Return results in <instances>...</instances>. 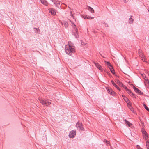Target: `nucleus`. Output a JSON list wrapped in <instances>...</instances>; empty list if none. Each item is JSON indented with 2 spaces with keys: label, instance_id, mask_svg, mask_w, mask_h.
Wrapping results in <instances>:
<instances>
[{
  "label": "nucleus",
  "instance_id": "f257e3e1",
  "mask_svg": "<svg viewBox=\"0 0 149 149\" xmlns=\"http://www.w3.org/2000/svg\"><path fill=\"white\" fill-rule=\"evenodd\" d=\"M65 50L68 54L71 55L72 53L75 52V47L74 46L69 44L65 45Z\"/></svg>",
  "mask_w": 149,
  "mask_h": 149
},
{
  "label": "nucleus",
  "instance_id": "f03ea898",
  "mask_svg": "<svg viewBox=\"0 0 149 149\" xmlns=\"http://www.w3.org/2000/svg\"><path fill=\"white\" fill-rule=\"evenodd\" d=\"M38 100L40 103H42V105H45L47 106H49L51 104V103L49 101V100H44L40 98H38Z\"/></svg>",
  "mask_w": 149,
  "mask_h": 149
},
{
  "label": "nucleus",
  "instance_id": "7ed1b4c3",
  "mask_svg": "<svg viewBox=\"0 0 149 149\" xmlns=\"http://www.w3.org/2000/svg\"><path fill=\"white\" fill-rule=\"evenodd\" d=\"M72 26L73 27H74V28L73 30V34H74L76 38H77L78 34V29L77 28H75L76 25L74 24H72Z\"/></svg>",
  "mask_w": 149,
  "mask_h": 149
},
{
  "label": "nucleus",
  "instance_id": "20e7f679",
  "mask_svg": "<svg viewBox=\"0 0 149 149\" xmlns=\"http://www.w3.org/2000/svg\"><path fill=\"white\" fill-rule=\"evenodd\" d=\"M49 12L51 14L54 16L56 15V13L57 12L56 10L54 8H49L48 9Z\"/></svg>",
  "mask_w": 149,
  "mask_h": 149
},
{
  "label": "nucleus",
  "instance_id": "39448f33",
  "mask_svg": "<svg viewBox=\"0 0 149 149\" xmlns=\"http://www.w3.org/2000/svg\"><path fill=\"white\" fill-rule=\"evenodd\" d=\"M76 127L77 128L79 129V130H83L84 128L82 126V124L80 123H77L76 125Z\"/></svg>",
  "mask_w": 149,
  "mask_h": 149
},
{
  "label": "nucleus",
  "instance_id": "423d86ee",
  "mask_svg": "<svg viewBox=\"0 0 149 149\" xmlns=\"http://www.w3.org/2000/svg\"><path fill=\"white\" fill-rule=\"evenodd\" d=\"M133 88L134 89V90L136 92L138 93L139 94H140L141 95H143V93L141 92L139 90L138 88L135 87L134 86Z\"/></svg>",
  "mask_w": 149,
  "mask_h": 149
},
{
  "label": "nucleus",
  "instance_id": "0eeeda50",
  "mask_svg": "<svg viewBox=\"0 0 149 149\" xmlns=\"http://www.w3.org/2000/svg\"><path fill=\"white\" fill-rule=\"evenodd\" d=\"M107 91L109 93L113 95H114L116 94V93L113 91L111 89L108 88H107Z\"/></svg>",
  "mask_w": 149,
  "mask_h": 149
},
{
  "label": "nucleus",
  "instance_id": "6e6552de",
  "mask_svg": "<svg viewBox=\"0 0 149 149\" xmlns=\"http://www.w3.org/2000/svg\"><path fill=\"white\" fill-rule=\"evenodd\" d=\"M76 135V132L72 130L70 132L69 136L70 138L74 137Z\"/></svg>",
  "mask_w": 149,
  "mask_h": 149
},
{
  "label": "nucleus",
  "instance_id": "1a4fd4ad",
  "mask_svg": "<svg viewBox=\"0 0 149 149\" xmlns=\"http://www.w3.org/2000/svg\"><path fill=\"white\" fill-rule=\"evenodd\" d=\"M55 4L56 6L59 7L60 4V1H56V0H51Z\"/></svg>",
  "mask_w": 149,
  "mask_h": 149
},
{
  "label": "nucleus",
  "instance_id": "9d476101",
  "mask_svg": "<svg viewBox=\"0 0 149 149\" xmlns=\"http://www.w3.org/2000/svg\"><path fill=\"white\" fill-rule=\"evenodd\" d=\"M95 65L100 70L102 71L103 69L102 67L97 63H94Z\"/></svg>",
  "mask_w": 149,
  "mask_h": 149
},
{
  "label": "nucleus",
  "instance_id": "9b49d317",
  "mask_svg": "<svg viewBox=\"0 0 149 149\" xmlns=\"http://www.w3.org/2000/svg\"><path fill=\"white\" fill-rule=\"evenodd\" d=\"M111 83L113 86H115L118 90L120 91V88L114 82L113 80L111 81Z\"/></svg>",
  "mask_w": 149,
  "mask_h": 149
},
{
  "label": "nucleus",
  "instance_id": "f8f14e48",
  "mask_svg": "<svg viewBox=\"0 0 149 149\" xmlns=\"http://www.w3.org/2000/svg\"><path fill=\"white\" fill-rule=\"evenodd\" d=\"M116 82L120 86H123V84L121 82H120V81L119 80H116Z\"/></svg>",
  "mask_w": 149,
  "mask_h": 149
},
{
  "label": "nucleus",
  "instance_id": "ddd939ff",
  "mask_svg": "<svg viewBox=\"0 0 149 149\" xmlns=\"http://www.w3.org/2000/svg\"><path fill=\"white\" fill-rule=\"evenodd\" d=\"M127 105L128 107L129 108V109L132 111L133 113H134V109L131 106V105L129 103H127Z\"/></svg>",
  "mask_w": 149,
  "mask_h": 149
},
{
  "label": "nucleus",
  "instance_id": "4468645a",
  "mask_svg": "<svg viewBox=\"0 0 149 149\" xmlns=\"http://www.w3.org/2000/svg\"><path fill=\"white\" fill-rule=\"evenodd\" d=\"M88 10L90 11L91 13H94V10L92 8L89 6H88Z\"/></svg>",
  "mask_w": 149,
  "mask_h": 149
},
{
  "label": "nucleus",
  "instance_id": "2eb2a0df",
  "mask_svg": "<svg viewBox=\"0 0 149 149\" xmlns=\"http://www.w3.org/2000/svg\"><path fill=\"white\" fill-rule=\"evenodd\" d=\"M42 3L43 4L47 6L48 5V3L47 1L45 0H40Z\"/></svg>",
  "mask_w": 149,
  "mask_h": 149
},
{
  "label": "nucleus",
  "instance_id": "dca6fc26",
  "mask_svg": "<svg viewBox=\"0 0 149 149\" xmlns=\"http://www.w3.org/2000/svg\"><path fill=\"white\" fill-rule=\"evenodd\" d=\"M138 53L139 55L142 58L143 56V53L142 52L141 50H140V49L139 50H138Z\"/></svg>",
  "mask_w": 149,
  "mask_h": 149
},
{
  "label": "nucleus",
  "instance_id": "f3484780",
  "mask_svg": "<svg viewBox=\"0 0 149 149\" xmlns=\"http://www.w3.org/2000/svg\"><path fill=\"white\" fill-rule=\"evenodd\" d=\"M109 69H110V71H111V72L113 74H115V71L114 70V69L113 68L112 66H111V67H109Z\"/></svg>",
  "mask_w": 149,
  "mask_h": 149
},
{
  "label": "nucleus",
  "instance_id": "a211bd4d",
  "mask_svg": "<svg viewBox=\"0 0 149 149\" xmlns=\"http://www.w3.org/2000/svg\"><path fill=\"white\" fill-rule=\"evenodd\" d=\"M143 106L145 108L147 111H149V108H148V107H147L146 105L144 103H143Z\"/></svg>",
  "mask_w": 149,
  "mask_h": 149
},
{
  "label": "nucleus",
  "instance_id": "6ab92c4d",
  "mask_svg": "<svg viewBox=\"0 0 149 149\" xmlns=\"http://www.w3.org/2000/svg\"><path fill=\"white\" fill-rule=\"evenodd\" d=\"M146 145L147 149H149V141H147L146 142Z\"/></svg>",
  "mask_w": 149,
  "mask_h": 149
},
{
  "label": "nucleus",
  "instance_id": "aec40b11",
  "mask_svg": "<svg viewBox=\"0 0 149 149\" xmlns=\"http://www.w3.org/2000/svg\"><path fill=\"white\" fill-rule=\"evenodd\" d=\"M125 121L126 122V123L128 125L129 127H130L132 125V124L130 123L129 121L126 120L125 119Z\"/></svg>",
  "mask_w": 149,
  "mask_h": 149
},
{
  "label": "nucleus",
  "instance_id": "412c9836",
  "mask_svg": "<svg viewBox=\"0 0 149 149\" xmlns=\"http://www.w3.org/2000/svg\"><path fill=\"white\" fill-rule=\"evenodd\" d=\"M134 21V19L133 18H130L129 19V23L130 24H132Z\"/></svg>",
  "mask_w": 149,
  "mask_h": 149
},
{
  "label": "nucleus",
  "instance_id": "4be33fe9",
  "mask_svg": "<svg viewBox=\"0 0 149 149\" xmlns=\"http://www.w3.org/2000/svg\"><path fill=\"white\" fill-rule=\"evenodd\" d=\"M124 100L127 103H129L130 102V101H129V99L127 97H125L124 98Z\"/></svg>",
  "mask_w": 149,
  "mask_h": 149
},
{
  "label": "nucleus",
  "instance_id": "5701e85b",
  "mask_svg": "<svg viewBox=\"0 0 149 149\" xmlns=\"http://www.w3.org/2000/svg\"><path fill=\"white\" fill-rule=\"evenodd\" d=\"M105 63L107 65L109 66H110V67H111L112 66L111 64L109 62H109L105 61Z\"/></svg>",
  "mask_w": 149,
  "mask_h": 149
},
{
  "label": "nucleus",
  "instance_id": "b1692460",
  "mask_svg": "<svg viewBox=\"0 0 149 149\" xmlns=\"http://www.w3.org/2000/svg\"><path fill=\"white\" fill-rule=\"evenodd\" d=\"M34 29H36V33H40V31L38 28H34Z\"/></svg>",
  "mask_w": 149,
  "mask_h": 149
},
{
  "label": "nucleus",
  "instance_id": "393cba45",
  "mask_svg": "<svg viewBox=\"0 0 149 149\" xmlns=\"http://www.w3.org/2000/svg\"><path fill=\"white\" fill-rule=\"evenodd\" d=\"M143 136L144 138L146 140L148 138V136L147 134H146L145 135H143Z\"/></svg>",
  "mask_w": 149,
  "mask_h": 149
},
{
  "label": "nucleus",
  "instance_id": "a878e982",
  "mask_svg": "<svg viewBox=\"0 0 149 149\" xmlns=\"http://www.w3.org/2000/svg\"><path fill=\"white\" fill-rule=\"evenodd\" d=\"M142 132L143 133V136L145 135L146 134H147L146 132L144 130H142Z\"/></svg>",
  "mask_w": 149,
  "mask_h": 149
},
{
  "label": "nucleus",
  "instance_id": "bb28decb",
  "mask_svg": "<svg viewBox=\"0 0 149 149\" xmlns=\"http://www.w3.org/2000/svg\"><path fill=\"white\" fill-rule=\"evenodd\" d=\"M103 141L104 142H105L107 144H109L110 143V142L109 141L107 140L106 139H104Z\"/></svg>",
  "mask_w": 149,
  "mask_h": 149
},
{
  "label": "nucleus",
  "instance_id": "cd10ccee",
  "mask_svg": "<svg viewBox=\"0 0 149 149\" xmlns=\"http://www.w3.org/2000/svg\"><path fill=\"white\" fill-rule=\"evenodd\" d=\"M127 91V93L129 94H130V93H131L132 91L130 90L129 89H128V90Z\"/></svg>",
  "mask_w": 149,
  "mask_h": 149
},
{
  "label": "nucleus",
  "instance_id": "c85d7f7f",
  "mask_svg": "<svg viewBox=\"0 0 149 149\" xmlns=\"http://www.w3.org/2000/svg\"><path fill=\"white\" fill-rule=\"evenodd\" d=\"M94 18L93 17H90L89 16H88V17H87V19H92Z\"/></svg>",
  "mask_w": 149,
  "mask_h": 149
},
{
  "label": "nucleus",
  "instance_id": "c756f323",
  "mask_svg": "<svg viewBox=\"0 0 149 149\" xmlns=\"http://www.w3.org/2000/svg\"><path fill=\"white\" fill-rule=\"evenodd\" d=\"M64 26L65 27H67L68 26V24L67 22H65L64 24Z\"/></svg>",
  "mask_w": 149,
  "mask_h": 149
},
{
  "label": "nucleus",
  "instance_id": "7c9ffc66",
  "mask_svg": "<svg viewBox=\"0 0 149 149\" xmlns=\"http://www.w3.org/2000/svg\"><path fill=\"white\" fill-rule=\"evenodd\" d=\"M123 87V88L125 89V90L127 91V90H128V89L126 87V86H124V85H123V86H122Z\"/></svg>",
  "mask_w": 149,
  "mask_h": 149
},
{
  "label": "nucleus",
  "instance_id": "2f4dec72",
  "mask_svg": "<svg viewBox=\"0 0 149 149\" xmlns=\"http://www.w3.org/2000/svg\"><path fill=\"white\" fill-rule=\"evenodd\" d=\"M88 16L87 15H84L83 16V17L84 19H87V17H88Z\"/></svg>",
  "mask_w": 149,
  "mask_h": 149
},
{
  "label": "nucleus",
  "instance_id": "473e14b6",
  "mask_svg": "<svg viewBox=\"0 0 149 149\" xmlns=\"http://www.w3.org/2000/svg\"><path fill=\"white\" fill-rule=\"evenodd\" d=\"M130 95H132L133 96H134L135 95L132 92H131V93H130Z\"/></svg>",
  "mask_w": 149,
  "mask_h": 149
},
{
  "label": "nucleus",
  "instance_id": "72a5a7b5",
  "mask_svg": "<svg viewBox=\"0 0 149 149\" xmlns=\"http://www.w3.org/2000/svg\"><path fill=\"white\" fill-rule=\"evenodd\" d=\"M137 148L138 149H142L139 146L137 145Z\"/></svg>",
  "mask_w": 149,
  "mask_h": 149
},
{
  "label": "nucleus",
  "instance_id": "f704fd0d",
  "mask_svg": "<svg viewBox=\"0 0 149 149\" xmlns=\"http://www.w3.org/2000/svg\"><path fill=\"white\" fill-rule=\"evenodd\" d=\"M70 15L71 16H72L73 17V15L72 14V12L71 11L70 12Z\"/></svg>",
  "mask_w": 149,
  "mask_h": 149
},
{
  "label": "nucleus",
  "instance_id": "c9c22d12",
  "mask_svg": "<svg viewBox=\"0 0 149 149\" xmlns=\"http://www.w3.org/2000/svg\"><path fill=\"white\" fill-rule=\"evenodd\" d=\"M124 1L125 2H128V0H124Z\"/></svg>",
  "mask_w": 149,
  "mask_h": 149
},
{
  "label": "nucleus",
  "instance_id": "e433bc0d",
  "mask_svg": "<svg viewBox=\"0 0 149 149\" xmlns=\"http://www.w3.org/2000/svg\"><path fill=\"white\" fill-rule=\"evenodd\" d=\"M122 96L123 97V99L124 98H125V97H125V95H122Z\"/></svg>",
  "mask_w": 149,
  "mask_h": 149
},
{
  "label": "nucleus",
  "instance_id": "4c0bfd02",
  "mask_svg": "<svg viewBox=\"0 0 149 149\" xmlns=\"http://www.w3.org/2000/svg\"><path fill=\"white\" fill-rule=\"evenodd\" d=\"M105 26H108V25L107 24H105Z\"/></svg>",
  "mask_w": 149,
  "mask_h": 149
},
{
  "label": "nucleus",
  "instance_id": "58836bf2",
  "mask_svg": "<svg viewBox=\"0 0 149 149\" xmlns=\"http://www.w3.org/2000/svg\"><path fill=\"white\" fill-rule=\"evenodd\" d=\"M148 88H149V84H148Z\"/></svg>",
  "mask_w": 149,
  "mask_h": 149
},
{
  "label": "nucleus",
  "instance_id": "ea45409f",
  "mask_svg": "<svg viewBox=\"0 0 149 149\" xmlns=\"http://www.w3.org/2000/svg\"><path fill=\"white\" fill-rule=\"evenodd\" d=\"M148 11L149 12V8L148 9Z\"/></svg>",
  "mask_w": 149,
  "mask_h": 149
},
{
  "label": "nucleus",
  "instance_id": "a19ab883",
  "mask_svg": "<svg viewBox=\"0 0 149 149\" xmlns=\"http://www.w3.org/2000/svg\"><path fill=\"white\" fill-rule=\"evenodd\" d=\"M102 23H103V24H104V23H105L104 22H103Z\"/></svg>",
  "mask_w": 149,
  "mask_h": 149
}]
</instances>
